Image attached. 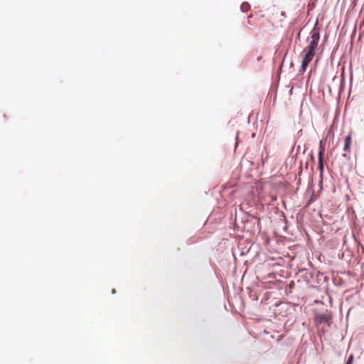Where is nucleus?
<instances>
[{
    "label": "nucleus",
    "instance_id": "nucleus-3",
    "mask_svg": "<svg viewBox=\"0 0 364 364\" xmlns=\"http://www.w3.org/2000/svg\"><path fill=\"white\" fill-rule=\"evenodd\" d=\"M315 319L316 321L318 323H329L331 316L328 314H316Z\"/></svg>",
    "mask_w": 364,
    "mask_h": 364
},
{
    "label": "nucleus",
    "instance_id": "nucleus-6",
    "mask_svg": "<svg viewBox=\"0 0 364 364\" xmlns=\"http://www.w3.org/2000/svg\"><path fill=\"white\" fill-rule=\"evenodd\" d=\"M353 355H350L348 359V361L346 362V363H349L350 364H353Z\"/></svg>",
    "mask_w": 364,
    "mask_h": 364
},
{
    "label": "nucleus",
    "instance_id": "nucleus-5",
    "mask_svg": "<svg viewBox=\"0 0 364 364\" xmlns=\"http://www.w3.org/2000/svg\"><path fill=\"white\" fill-rule=\"evenodd\" d=\"M250 9V6L249 5L248 3H243L242 5H241V10L243 11V12H247L249 11V9Z\"/></svg>",
    "mask_w": 364,
    "mask_h": 364
},
{
    "label": "nucleus",
    "instance_id": "nucleus-2",
    "mask_svg": "<svg viewBox=\"0 0 364 364\" xmlns=\"http://www.w3.org/2000/svg\"><path fill=\"white\" fill-rule=\"evenodd\" d=\"M325 146H326V139H321L320 141L319 144V151H318V169L322 173L323 171V156L325 152Z\"/></svg>",
    "mask_w": 364,
    "mask_h": 364
},
{
    "label": "nucleus",
    "instance_id": "nucleus-1",
    "mask_svg": "<svg viewBox=\"0 0 364 364\" xmlns=\"http://www.w3.org/2000/svg\"><path fill=\"white\" fill-rule=\"evenodd\" d=\"M320 39V33L316 28L311 32V36L309 39V45L304 49V53L302 59L301 70L304 73L310 62L316 55V50Z\"/></svg>",
    "mask_w": 364,
    "mask_h": 364
},
{
    "label": "nucleus",
    "instance_id": "nucleus-4",
    "mask_svg": "<svg viewBox=\"0 0 364 364\" xmlns=\"http://www.w3.org/2000/svg\"><path fill=\"white\" fill-rule=\"evenodd\" d=\"M351 138H346L345 144H344V151L347 152H350V147L351 145Z\"/></svg>",
    "mask_w": 364,
    "mask_h": 364
},
{
    "label": "nucleus",
    "instance_id": "nucleus-8",
    "mask_svg": "<svg viewBox=\"0 0 364 364\" xmlns=\"http://www.w3.org/2000/svg\"><path fill=\"white\" fill-rule=\"evenodd\" d=\"M346 364H350V363H346Z\"/></svg>",
    "mask_w": 364,
    "mask_h": 364
},
{
    "label": "nucleus",
    "instance_id": "nucleus-7",
    "mask_svg": "<svg viewBox=\"0 0 364 364\" xmlns=\"http://www.w3.org/2000/svg\"><path fill=\"white\" fill-rule=\"evenodd\" d=\"M255 134H252V136L255 137Z\"/></svg>",
    "mask_w": 364,
    "mask_h": 364
}]
</instances>
